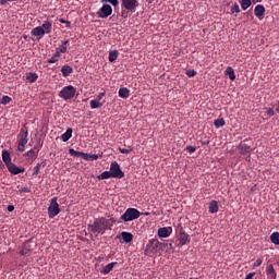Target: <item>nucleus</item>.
<instances>
[{"label":"nucleus","instance_id":"6ab92c4d","mask_svg":"<svg viewBox=\"0 0 279 279\" xmlns=\"http://www.w3.org/2000/svg\"><path fill=\"white\" fill-rule=\"evenodd\" d=\"M71 40L66 39V40H62L61 45L59 48H57V52L60 53H66L68 51V47L70 45Z\"/></svg>","mask_w":279,"mask_h":279},{"label":"nucleus","instance_id":"2eb2a0df","mask_svg":"<svg viewBox=\"0 0 279 279\" xmlns=\"http://www.w3.org/2000/svg\"><path fill=\"white\" fill-rule=\"evenodd\" d=\"M238 149L242 156H247V154H252V146L245 143H240Z\"/></svg>","mask_w":279,"mask_h":279},{"label":"nucleus","instance_id":"2f4dec72","mask_svg":"<svg viewBox=\"0 0 279 279\" xmlns=\"http://www.w3.org/2000/svg\"><path fill=\"white\" fill-rule=\"evenodd\" d=\"M87 157H85V160L87 162H93L95 160H99V158H102L101 155H90V154H86Z\"/></svg>","mask_w":279,"mask_h":279},{"label":"nucleus","instance_id":"a211bd4d","mask_svg":"<svg viewBox=\"0 0 279 279\" xmlns=\"http://www.w3.org/2000/svg\"><path fill=\"white\" fill-rule=\"evenodd\" d=\"M32 241H27L24 243L23 248L20 251L21 256H29V253L32 252Z\"/></svg>","mask_w":279,"mask_h":279},{"label":"nucleus","instance_id":"3c124183","mask_svg":"<svg viewBox=\"0 0 279 279\" xmlns=\"http://www.w3.org/2000/svg\"><path fill=\"white\" fill-rule=\"evenodd\" d=\"M266 112H267L268 117H274V114H276V112L271 108H268Z\"/></svg>","mask_w":279,"mask_h":279},{"label":"nucleus","instance_id":"bb28decb","mask_svg":"<svg viewBox=\"0 0 279 279\" xmlns=\"http://www.w3.org/2000/svg\"><path fill=\"white\" fill-rule=\"evenodd\" d=\"M73 136V129L68 128L66 131L61 135L63 143H66Z\"/></svg>","mask_w":279,"mask_h":279},{"label":"nucleus","instance_id":"6e6552de","mask_svg":"<svg viewBox=\"0 0 279 279\" xmlns=\"http://www.w3.org/2000/svg\"><path fill=\"white\" fill-rule=\"evenodd\" d=\"M109 171L112 178H116L118 180L125 178V172L121 170V166L117 161L111 162Z\"/></svg>","mask_w":279,"mask_h":279},{"label":"nucleus","instance_id":"f704fd0d","mask_svg":"<svg viewBox=\"0 0 279 279\" xmlns=\"http://www.w3.org/2000/svg\"><path fill=\"white\" fill-rule=\"evenodd\" d=\"M26 80L27 82H29L31 84H34V82H36V80H38V74L36 73H28L26 75Z\"/></svg>","mask_w":279,"mask_h":279},{"label":"nucleus","instance_id":"5fc2aeb1","mask_svg":"<svg viewBox=\"0 0 279 279\" xmlns=\"http://www.w3.org/2000/svg\"><path fill=\"white\" fill-rule=\"evenodd\" d=\"M276 112L279 114V101L276 104Z\"/></svg>","mask_w":279,"mask_h":279},{"label":"nucleus","instance_id":"13d9d810","mask_svg":"<svg viewBox=\"0 0 279 279\" xmlns=\"http://www.w3.org/2000/svg\"><path fill=\"white\" fill-rule=\"evenodd\" d=\"M145 215H149L148 213H146Z\"/></svg>","mask_w":279,"mask_h":279},{"label":"nucleus","instance_id":"f03ea898","mask_svg":"<svg viewBox=\"0 0 279 279\" xmlns=\"http://www.w3.org/2000/svg\"><path fill=\"white\" fill-rule=\"evenodd\" d=\"M121 2V17L130 19L138 8V0H120Z\"/></svg>","mask_w":279,"mask_h":279},{"label":"nucleus","instance_id":"79ce46f5","mask_svg":"<svg viewBox=\"0 0 279 279\" xmlns=\"http://www.w3.org/2000/svg\"><path fill=\"white\" fill-rule=\"evenodd\" d=\"M107 3H110L111 5H113V8H119V0H104Z\"/></svg>","mask_w":279,"mask_h":279},{"label":"nucleus","instance_id":"20e7f679","mask_svg":"<svg viewBox=\"0 0 279 279\" xmlns=\"http://www.w3.org/2000/svg\"><path fill=\"white\" fill-rule=\"evenodd\" d=\"M29 132L27 131V128H22L19 134V140H17V151H25V145L29 143Z\"/></svg>","mask_w":279,"mask_h":279},{"label":"nucleus","instance_id":"c9c22d12","mask_svg":"<svg viewBox=\"0 0 279 279\" xmlns=\"http://www.w3.org/2000/svg\"><path fill=\"white\" fill-rule=\"evenodd\" d=\"M112 178V173L109 171H105L98 175V180H110Z\"/></svg>","mask_w":279,"mask_h":279},{"label":"nucleus","instance_id":"c03bdc74","mask_svg":"<svg viewBox=\"0 0 279 279\" xmlns=\"http://www.w3.org/2000/svg\"><path fill=\"white\" fill-rule=\"evenodd\" d=\"M33 175H38L40 173V163H37L33 169Z\"/></svg>","mask_w":279,"mask_h":279},{"label":"nucleus","instance_id":"5701e85b","mask_svg":"<svg viewBox=\"0 0 279 279\" xmlns=\"http://www.w3.org/2000/svg\"><path fill=\"white\" fill-rule=\"evenodd\" d=\"M39 27H41L45 34H51V29H53V24L49 21H45Z\"/></svg>","mask_w":279,"mask_h":279},{"label":"nucleus","instance_id":"ea45409f","mask_svg":"<svg viewBox=\"0 0 279 279\" xmlns=\"http://www.w3.org/2000/svg\"><path fill=\"white\" fill-rule=\"evenodd\" d=\"M17 189H19V193H32V189L25 186H21V185H17Z\"/></svg>","mask_w":279,"mask_h":279},{"label":"nucleus","instance_id":"a19ab883","mask_svg":"<svg viewBox=\"0 0 279 279\" xmlns=\"http://www.w3.org/2000/svg\"><path fill=\"white\" fill-rule=\"evenodd\" d=\"M234 12L236 14H239V12H241V8L236 3L231 8V14H234Z\"/></svg>","mask_w":279,"mask_h":279},{"label":"nucleus","instance_id":"393cba45","mask_svg":"<svg viewBox=\"0 0 279 279\" xmlns=\"http://www.w3.org/2000/svg\"><path fill=\"white\" fill-rule=\"evenodd\" d=\"M209 213L211 215L219 213V203H217V201H211L209 203Z\"/></svg>","mask_w":279,"mask_h":279},{"label":"nucleus","instance_id":"6e6d98bb","mask_svg":"<svg viewBox=\"0 0 279 279\" xmlns=\"http://www.w3.org/2000/svg\"><path fill=\"white\" fill-rule=\"evenodd\" d=\"M253 1H255V3H260V1H263V0H253Z\"/></svg>","mask_w":279,"mask_h":279},{"label":"nucleus","instance_id":"dca6fc26","mask_svg":"<svg viewBox=\"0 0 279 279\" xmlns=\"http://www.w3.org/2000/svg\"><path fill=\"white\" fill-rule=\"evenodd\" d=\"M254 14L259 21H263V16H265V7L263 4H257L254 9Z\"/></svg>","mask_w":279,"mask_h":279},{"label":"nucleus","instance_id":"c85d7f7f","mask_svg":"<svg viewBox=\"0 0 279 279\" xmlns=\"http://www.w3.org/2000/svg\"><path fill=\"white\" fill-rule=\"evenodd\" d=\"M225 73L229 76V80H231V82H234V80H236V75L234 74V69H232V66H228Z\"/></svg>","mask_w":279,"mask_h":279},{"label":"nucleus","instance_id":"4468645a","mask_svg":"<svg viewBox=\"0 0 279 279\" xmlns=\"http://www.w3.org/2000/svg\"><path fill=\"white\" fill-rule=\"evenodd\" d=\"M7 169L12 173V175H19V173H25V168L17 167L14 163H9V166H7Z\"/></svg>","mask_w":279,"mask_h":279},{"label":"nucleus","instance_id":"4d7b16f0","mask_svg":"<svg viewBox=\"0 0 279 279\" xmlns=\"http://www.w3.org/2000/svg\"><path fill=\"white\" fill-rule=\"evenodd\" d=\"M169 247H173V244H172V243H170V244H169Z\"/></svg>","mask_w":279,"mask_h":279},{"label":"nucleus","instance_id":"37998d69","mask_svg":"<svg viewBox=\"0 0 279 279\" xmlns=\"http://www.w3.org/2000/svg\"><path fill=\"white\" fill-rule=\"evenodd\" d=\"M185 150L189 151V154H195L197 148L195 146H186Z\"/></svg>","mask_w":279,"mask_h":279},{"label":"nucleus","instance_id":"4be33fe9","mask_svg":"<svg viewBox=\"0 0 279 279\" xmlns=\"http://www.w3.org/2000/svg\"><path fill=\"white\" fill-rule=\"evenodd\" d=\"M266 274L268 276V279H276L278 274L276 272V269H274V265H268L266 268Z\"/></svg>","mask_w":279,"mask_h":279},{"label":"nucleus","instance_id":"f3484780","mask_svg":"<svg viewBox=\"0 0 279 279\" xmlns=\"http://www.w3.org/2000/svg\"><path fill=\"white\" fill-rule=\"evenodd\" d=\"M32 36H37L38 40L45 37V31L40 26H36L35 28L32 29L31 32Z\"/></svg>","mask_w":279,"mask_h":279},{"label":"nucleus","instance_id":"f8f14e48","mask_svg":"<svg viewBox=\"0 0 279 279\" xmlns=\"http://www.w3.org/2000/svg\"><path fill=\"white\" fill-rule=\"evenodd\" d=\"M117 239H119L120 243H132V241H134V234L128 231H123L117 235Z\"/></svg>","mask_w":279,"mask_h":279},{"label":"nucleus","instance_id":"473e14b6","mask_svg":"<svg viewBox=\"0 0 279 279\" xmlns=\"http://www.w3.org/2000/svg\"><path fill=\"white\" fill-rule=\"evenodd\" d=\"M117 58H119V51L118 50H111L109 52V62H116Z\"/></svg>","mask_w":279,"mask_h":279},{"label":"nucleus","instance_id":"7ed1b4c3","mask_svg":"<svg viewBox=\"0 0 279 279\" xmlns=\"http://www.w3.org/2000/svg\"><path fill=\"white\" fill-rule=\"evenodd\" d=\"M167 245L168 244L158 241V239H150L146 246V252L147 254H160V252L165 251V247H167Z\"/></svg>","mask_w":279,"mask_h":279},{"label":"nucleus","instance_id":"49530a36","mask_svg":"<svg viewBox=\"0 0 279 279\" xmlns=\"http://www.w3.org/2000/svg\"><path fill=\"white\" fill-rule=\"evenodd\" d=\"M59 22H61L62 24H64L65 27L71 28V22H69V21H66V20H64V19H59Z\"/></svg>","mask_w":279,"mask_h":279},{"label":"nucleus","instance_id":"9d476101","mask_svg":"<svg viewBox=\"0 0 279 279\" xmlns=\"http://www.w3.org/2000/svg\"><path fill=\"white\" fill-rule=\"evenodd\" d=\"M112 15V7L110 4H104L97 12L98 19H108Z\"/></svg>","mask_w":279,"mask_h":279},{"label":"nucleus","instance_id":"b1692460","mask_svg":"<svg viewBox=\"0 0 279 279\" xmlns=\"http://www.w3.org/2000/svg\"><path fill=\"white\" fill-rule=\"evenodd\" d=\"M2 160L5 165V167H9V165L12 163V157L10 156V151L2 150Z\"/></svg>","mask_w":279,"mask_h":279},{"label":"nucleus","instance_id":"a878e982","mask_svg":"<svg viewBox=\"0 0 279 279\" xmlns=\"http://www.w3.org/2000/svg\"><path fill=\"white\" fill-rule=\"evenodd\" d=\"M61 73L63 77H69V75L73 73V69L71 68V65L65 64L61 68Z\"/></svg>","mask_w":279,"mask_h":279},{"label":"nucleus","instance_id":"72a5a7b5","mask_svg":"<svg viewBox=\"0 0 279 279\" xmlns=\"http://www.w3.org/2000/svg\"><path fill=\"white\" fill-rule=\"evenodd\" d=\"M214 125L219 130V128H223V125H226V120H223V118L216 119L214 121Z\"/></svg>","mask_w":279,"mask_h":279},{"label":"nucleus","instance_id":"412c9836","mask_svg":"<svg viewBox=\"0 0 279 279\" xmlns=\"http://www.w3.org/2000/svg\"><path fill=\"white\" fill-rule=\"evenodd\" d=\"M69 154H70V156H73V158H83V160H85L87 157L86 153L77 151L73 148L69 149Z\"/></svg>","mask_w":279,"mask_h":279},{"label":"nucleus","instance_id":"9b49d317","mask_svg":"<svg viewBox=\"0 0 279 279\" xmlns=\"http://www.w3.org/2000/svg\"><path fill=\"white\" fill-rule=\"evenodd\" d=\"M157 234L159 239H169L171 234H173V228L172 227H161L158 229Z\"/></svg>","mask_w":279,"mask_h":279},{"label":"nucleus","instance_id":"423d86ee","mask_svg":"<svg viewBox=\"0 0 279 279\" xmlns=\"http://www.w3.org/2000/svg\"><path fill=\"white\" fill-rule=\"evenodd\" d=\"M141 217V211L136 208H128L124 214L120 217L121 221H135Z\"/></svg>","mask_w":279,"mask_h":279},{"label":"nucleus","instance_id":"aec40b11","mask_svg":"<svg viewBox=\"0 0 279 279\" xmlns=\"http://www.w3.org/2000/svg\"><path fill=\"white\" fill-rule=\"evenodd\" d=\"M118 265L117 262H112L108 265H106L101 270L100 274H104V276H108V274H110V271H112V269H114V266Z\"/></svg>","mask_w":279,"mask_h":279},{"label":"nucleus","instance_id":"1a4fd4ad","mask_svg":"<svg viewBox=\"0 0 279 279\" xmlns=\"http://www.w3.org/2000/svg\"><path fill=\"white\" fill-rule=\"evenodd\" d=\"M178 247H183V245H189L191 243V235L186 233L184 230H180L179 235H178Z\"/></svg>","mask_w":279,"mask_h":279},{"label":"nucleus","instance_id":"58836bf2","mask_svg":"<svg viewBox=\"0 0 279 279\" xmlns=\"http://www.w3.org/2000/svg\"><path fill=\"white\" fill-rule=\"evenodd\" d=\"M11 101H12V97L10 96H3L1 99L2 106H8V104H10Z\"/></svg>","mask_w":279,"mask_h":279},{"label":"nucleus","instance_id":"0eeeda50","mask_svg":"<svg viewBox=\"0 0 279 279\" xmlns=\"http://www.w3.org/2000/svg\"><path fill=\"white\" fill-rule=\"evenodd\" d=\"M60 215V205L58 204V197H53L50 201V206L48 207V217L53 219Z\"/></svg>","mask_w":279,"mask_h":279},{"label":"nucleus","instance_id":"09e8293b","mask_svg":"<svg viewBox=\"0 0 279 279\" xmlns=\"http://www.w3.org/2000/svg\"><path fill=\"white\" fill-rule=\"evenodd\" d=\"M120 154H130L132 151V148H119Z\"/></svg>","mask_w":279,"mask_h":279},{"label":"nucleus","instance_id":"8fccbe9b","mask_svg":"<svg viewBox=\"0 0 279 279\" xmlns=\"http://www.w3.org/2000/svg\"><path fill=\"white\" fill-rule=\"evenodd\" d=\"M263 265V259L258 258L255 260V263L253 264V267H260Z\"/></svg>","mask_w":279,"mask_h":279},{"label":"nucleus","instance_id":"a18cd8bd","mask_svg":"<svg viewBox=\"0 0 279 279\" xmlns=\"http://www.w3.org/2000/svg\"><path fill=\"white\" fill-rule=\"evenodd\" d=\"M187 77H195L197 75V72L195 70H187L186 73Z\"/></svg>","mask_w":279,"mask_h":279},{"label":"nucleus","instance_id":"de8ad7c7","mask_svg":"<svg viewBox=\"0 0 279 279\" xmlns=\"http://www.w3.org/2000/svg\"><path fill=\"white\" fill-rule=\"evenodd\" d=\"M104 97H106V92L100 93L97 97H96V101H101L104 99Z\"/></svg>","mask_w":279,"mask_h":279},{"label":"nucleus","instance_id":"c756f323","mask_svg":"<svg viewBox=\"0 0 279 279\" xmlns=\"http://www.w3.org/2000/svg\"><path fill=\"white\" fill-rule=\"evenodd\" d=\"M104 104H106V101L101 102V101H98V100H90L89 101V106L92 108V110H95L97 108H101V106H104Z\"/></svg>","mask_w":279,"mask_h":279},{"label":"nucleus","instance_id":"ddd939ff","mask_svg":"<svg viewBox=\"0 0 279 279\" xmlns=\"http://www.w3.org/2000/svg\"><path fill=\"white\" fill-rule=\"evenodd\" d=\"M39 151H40V146L35 145L31 150L24 154V158H31V160H36L38 158Z\"/></svg>","mask_w":279,"mask_h":279},{"label":"nucleus","instance_id":"e433bc0d","mask_svg":"<svg viewBox=\"0 0 279 279\" xmlns=\"http://www.w3.org/2000/svg\"><path fill=\"white\" fill-rule=\"evenodd\" d=\"M270 241L274 245H279V232L271 233Z\"/></svg>","mask_w":279,"mask_h":279},{"label":"nucleus","instance_id":"39448f33","mask_svg":"<svg viewBox=\"0 0 279 279\" xmlns=\"http://www.w3.org/2000/svg\"><path fill=\"white\" fill-rule=\"evenodd\" d=\"M76 93L77 88H75L73 85H68L60 90L59 97L65 101H69V99H73V97H75Z\"/></svg>","mask_w":279,"mask_h":279},{"label":"nucleus","instance_id":"f257e3e1","mask_svg":"<svg viewBox=\"0 0 279 279\" xmlns=\"http://www.w3.org/2000/svg\"><path fill=\"white\" fill-rule=\"evenodd\" d=\"M114 223H117L114 218L106 219L100 217L96 218L93 223L87 225V230L93 234H106V230H112Z\"/></svg>","mask_w":279,"mask_h":279},{"label":"nucleus","instance_id":"7c9ffc66","mask_svg":"<svg viewBox=\"0 0 279 279\" xmlns=\"http://www.w3.org/2000/svg\"><path fill=\"white\" fill-rule=\"evenodd\" d=\"M58 60H60V52H58L56 50V52L53 53V56L47 60L48 64H56V62H58Z\"/></svg>","mask_w":279,"mask_h":279},{"label":"nucleus","instance_id":"864d4df0","mask_svg":"<svg viewBox=\"0 0 279 279\" xmlns=\"http://www.w3.org/2000/svg\"><path fill=\"white\" fill-rule=\"evenodd\" d=\"M39 165L40 167H47V161H41Z\"/></svg>","mask_w":279,"mask_h":279},{"label":"nucleus","instance_id":"4c0bfd02","mask_svg":"<svg viewBox=\"0 0 279 279\" xmlns=\"http://www.w3.org/2000/svg\"><path fill=\"white\" fill-rule=\"evenodd\" d=\"M250 5H252V0H242L241 1L242 10H247V8H250Z\"/></svg>","mask_w":279,"mask_h":279},{"label":"nucleus","instance_id":"cd10ccee","mask_svg":"<svg viewBox=\"0 0 279 279\" xmlns=\"http://www.w3.org/2000/svg\"><path fill=\"white\" fill-rule=\"evenodd\" d=\"M118 95L122 99H128V97H130V89H128V87H122L119 89Z\"/></svg>","mask_w":279,"mask_h":279},{"label":"nucleus","instance_id":"603ef678","mask_svg":"<svg viewBox=\"0 0 279 279\" xmlns=\"http://www.w3.org/2000/svg\"><path fill=\"white\" fill-rule=\"evenodd\" d=\"M7 210H8L9 213H13V210H14L13 205H9V206L7 207Z\"/></svg>","mask_w":279,"mask_h":279}]
</instances>
